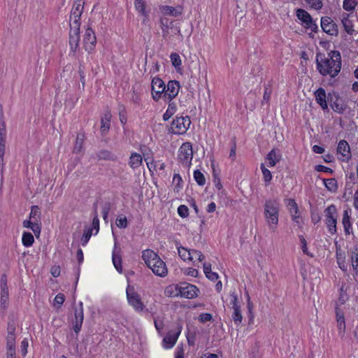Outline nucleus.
<instances>
[{"mask_svg": "<svg viewBox=\"0 0 358 358\" xmlns=\"http://www.w3.org/2000/svg\"><path fill=\"white\" fill-rule=\"evenodd\" d=\"M299 238H300V242L301 244V249H302L303 252L305 255H307L310 257H313V255L310 254L308 250L307 242H306V239L304 238V237L303 236H300Z\"/></svg>", "mask_w": 358, "mask_h": 358, "instance_id": "52", "label": "nucleus"}, {"mask_svg": "<svg viewBox=\"0 0 358 358\" xmlns=\"http://www.w3.org/2000/svg\"><path fill=\"white\" fill-rule=\"evenodd\" d=\"M96 157L99 160H115V157L113 154L108 150H101L96 155Z\"/></svg>", "mask_w": 358, "mask_h": 358, "instance_id": "36", "label": "nucleus"}, {"mask_svg": "<svg viewBox=\"0 0 358 358\" xmlns=\"http://www.w3.org/2000/svg\"><path fill=\"white\" fill-rule=\"evenodd\" d=\"M80 26L76 24L70 25L69 45L71 50L75 52L78 47L80 41Z\"/></svg>", "mask_w": 358, "mask_h": 358, "instance_id": "11", "label": "nucleus"}, {"mask_svg": "<svg viewBox=\"0 0 358 358\" xmlns=\"http://www.w3.org/2000/svg\"><path fill=\"white\" fill-rule=\"evenodd\" d=\"M143 158L138 153L134 152L129 157V165L132 169H136L140 167L142 164Z\"/></svg>", "mask_w": 358, "mask_h": 358, "instance_id": "24", "label": "nucleus"}, {"mask_svg": "<svg viewBox=\"0 0 358 358\" xmlns=\"http://www.w3.org/2000/svg\"><path fill=\"white\" fill-rule=\"evenodd\" d=\"M213 319V316L210 313H202L199 315V320L204 323L208 321H210Z\"/></svg>", "mask_w": 358, "mask_h": 358, "instance_id": "57", "label": "nucleus"}, {"mask_svg": "<svg viewBox=\"0 0 358 358\" xmlns=\"http://www.w3.org/2000/svg\"><path fill=\"white\" fill-rule=\"evenodd\" d=\"M161 12L165 15L177 17L181 14V10H178L174 7L169 6H163L160 7Z\"/></svg>", "mask_w": 358, "mask_h": 358, "instance_id": "30", "label": "nucleus"}, {"mask_svg": "<svg viewBox=\"0 0 358 358\" xmlns=\"http://www.w3.org/2000/svg\"><path fill=\"white\" fill-rule=\"evenodd\" d=\"M358 5V0H344L343 7L347 11L353 10Z\"/></svg>", "mask_w": 358, "mask_h": 358, "instance_id": "41", "label": "nucleus"}, {"mask_svg": "<svg viewBox=\"0 0 358 358\" xmlns=\"http://www.w3.org/2000/svg\"><path fill=\"white\" fill-rule=\"evenodd\" d=\"M136 9L141 13L143 15L146 16L145 11V0H135L134 2Z\"/></svg>", "mask_w": 358, "mask_h": 358, "instance_id": "44", "label": "nucleus"}, {"mask_svg": "<svg viewBox=\"0 0 358 358\" xmlns=\"http://www.w3.org/2000/svg\"><path fill=\"white\" fill-rule=\"evenodd\" d=\"M92 229H89L86 231H85L83 236L81 239L82 245H85L89 241L91 236H92Z\"/></svg>", "mask_w": 358, "mask_h": 358, "instance_id": "53", "label": "nucleus"}, {"mask_svg": "<svg viewBox=\"0 0 358 358\" xmlns=\"http://www.w3.org/2000/svg\"><path fill=\"white\" fill-rule=\"evenodd\" d=\"M149 268L155 275L160 277H165L168 273L166 264L160 258H157V261Z\"/></svg>", "mask_w": 358, "mask_h": 358, "instance_id": "17", "label": "nucleus"}, {"mask_svg": "<svg viewBox=\"0 0 358 358\" xmlns=\"http://www.w3.org/2000/svg\"><path fill=\"white\" fill-rule=\"evenodd\" d=\"M230 296L231 297L230 303L232 305V308L235 309L236 308H240V306L238 305V296L235 294V292L231 293Z\"/></svg>", "mask_w": 358, "mask_h": 358, "instance_id": "56", "label": "nucleus"}, {"mask_svg": "<svg viewBox=\"0 0 358 358\" xmlns=\"http://www.w3.org/2000/svg\"><path fill=\"white\" fill-rule=\"evenodd\" d=\"M170 59L173 66L177 70H179L182 64L180 55L176 52H173L170 55Z\"/></svg>", "mask_w": 358, "mask_h": 358, "instance_id": "40", "label": "nucleus"}, {"mask_svg": "<svg viewBox=\"0 0 358 358\" xmlns=\"http://www.w3.org/2000/svg\"><path fill=\"white\" fill-rule=\"evenodd\" d=\"M317 69L322 76H336L341 69V56L338 51H331L327 56L319 53L316 58Z\"/></svg>", "mask_w": 358, "mask_h": 358, "instance_id": "1", "label": "nucleus"}, {"mask_svg": "<svg viewBox=\"0 0 358 358\" xmlns=\"http://www.w3.org/2000/svg\"><path fill=\"white\" fill-rule=\"evenodd\" d=\"M178 213L182 217H186L188 215V208L185 205H180L178 208Z\"/></svg>", "mask_w": 358, "mask_h": 358, "instance_id": "55", "label": "nucleus"}, {"mask_svg": "<svg viewBox=\"0 0 358 358\" xmlns=\"http://www.w3.org/2000/svg\"><path fill=\"white\" fill-rule=\"evenodd\" d=\"M193 157L192 143L185 142L182 144L178 150V160L183 165L189 167Z\"/></svg>", "mask_w": 358, "mask_h": 358, "instance_id": "4", "label": "nucleus"}, {"mask_svg": "<svg viewBox=\"0 0 358 358\" xmlns=\"http://www.w3.org/2000/svg\"><path fill=\"white\" fill-rule=\"evenodd\" d=\"M6 141V124L0 122V140Z\"/></svg>", "mask_w": 358, "mask_h": 358, "instance_id": "62", "label": "nucleus"}, {"mask_svg": "<svg viewBox=\"0 0 358 358\" xmlns=\"http://www.w3.org/2000/svg\"><path fill=\"white\" fill-rule=\"evenodd\" d=\"M84 140H85L84 134L80 133L77 135L74 148H73V152L80 153L83 150Z\"/></svg>", "mask_w": 358, "mask_h": 358, "instance_id": "34", "label": "nucleus"}, {"mask_svg": "<svg viewBox=\"0 0 358 358\" xmlns=\"http://www.w3.org/2000/svg\"><path fill=\"white\" fill-rule=\"evenodd\" d=\"M8 336L6 338V358H16L15 352V324L9 322L8 324Z\"/></svg>", "mask_w": 358, "mask_h": 358, "instance_id": "3", "label": "nucleus"}, {"mask_svg": "<svg viewBox=\"0 0 358 358\" xmlns=\"http://www.w3.org/2000/svg\"><path fill=\"white\" fill-rule=\"evenodd\" d=\"M336 316L338 334L343 336L345 331V320L343 313L338 308H336Z\"/></svg>", "mask_w": 358, "mask_h": 358, "instance_id": "19", "label": "nucleus"}, {"mask_svg": "<svg viewBox=\"0 0 358 358\" xmlns=\"http://www.w3.org/2000/svg\"><path fill=\"white\" fill-rule=\"evenodd\" d=\"M182 182V178L179 174H174L173 178V183L176 184L177 187H181L180 183Z\"/></svg>", "mask_w": 358, "mask_h": 358, "instance_id": "63", "label": "nucleus"}, {"mask_svg": "<svg viewBox=\"0 0 358 358\" xmlns=\"http://www.w3.org/2000/svg\"><path fill=\"white\" fill-rule=\"evenodd\" d=\"M287 206H288L289 211L290 214H292V213L298 214L299 213L298 206L294 199H289L288 200Z\"/></svg>", "mask_w": 358, "mask_h": 358, "instance_id": "48", "label": "nucleus"}, {"mask_svg": "<svg viewBox=\"0 0 358 358\" xmlns=\"http://www.w3.org/2000/svg\"><path fill=\"white\" fill-rule=\"evenodd\" d=\"M194 178L199 185L203 186L205 185L206 178L203 174L199 170L194 171Z\"/></svg>", "mask_w": 358, "mask_h": 358, "instance_id": "45", "label": "nucleus"}, {"mask_svg": "<svg viewBox=\"0 0 358 358\" xmlns=\"http://www.w3.org/2000/svg\"><path fill=\"white\" fill-rule=\"evenodd\" d=\"M343 26L344 27L345 31L348 34L352 35L354 32L353 24L352 21L349 19L348 15L344 14L343 18L341 20Z\"/></svg>", "mask_w": 358, "mask_h": 358, "instance_id": "32", "label": "nucleus"}, {"mask_svg": "<svg viewBox=\"0 0 358 358\" xmlns=\"http://www.w3.org/2000/svg\"><path fill=\"white\" fill-rule=\"evenodd\" d=\"M181 332V327H179L176 332L170 331L164 337L163 342L166 348H172L176 343L178 338Z\"/></svg>", "mask_w": 358, "mask_h": 358, "instance_id": "18", "label": "nucleus"}, {"mask_svg": "<svg viewBox=\"0 0 358 358\" xmlns=\"http://www.w3.org/2000/svg\"><path fill=\"white\" fill-rule=\"evenodd\" d=\"M337 154L339 155L338 159L341 161H348L351 158V152L348 143L345 140H341L338 145Z\"/></svg>", "mask_w": 358, "mask_h": 358, "instance_id": "15", "label": "nucleus"}, {"mask_svg": "<svg viewBox=\"0 0 358 358\" xmlns=\"http://www.w3.org/2000/svg\"><path fill=\"white\" fill-rule=\"evenodd\" d=\"M180 90V83L177 80H170L169 81L167 85L166 86L165 93L164 94V97L165 99L171 101L173 99H174L178 94Z\"/></svg>", "mask_w": 358, "mask_h": 358, "instance_id": "13", "label": "nucleus"}, {"mask_svg": "<svg viewBox=\"0 0 358 358\" xmlns=\"http://www.w3.org/2000/svg\"><path fill=\"white\" fill-rule=\"evenodd\" d=\"M34 236L30 232H24L22 234V242L25 247H30L34 243Z\"/></svg>", "mask_w": 358, "mask_h": 358, "instance_id": "38", "label": "nucleus"}, {"mask_svg": "<svg viewBox=\"0 0 358 358\" xmlns=\"http://www.w3.org/2000/svg\"><path fill=\"white\" fill-rule=\"evenodd\" d=\"M348 294L343 292V287H342L341 288V294H340L339 301L341 303V304H343L348 300Z\"/></svg>", "mask_w": 358, "mask_h": 358, "instance_id": "64", "label": "nucleus"}, {"mask_svg": "<svg viewBox=\"0 0 358 358\" xmlns=\"http://www.w3.org/2000/svg\"><path fill=\"white\" fill-rule=\"evenodd\" d=\"M266 159L268 161L269 166H274L280 160V155L273 149L267 155Z\"/></svg>", "mask_w": 358, "mask_h": 358, "instance_id": "33", "label": "nucleus"}, {"mask_svg": "<svg viewBox=\"0 0 358 358\" xmlns=\"http://www.w3.org/2000/svg\"><path fill=\"white\" fill-rule=\"evenodd\" d=\"M164 294L168 297H176L180 294V286L170 285L164 290Z\"/></svg>", "mask_w": 358, "mask_h": 358, "instance_id": "28", "label": "nucleus"}, {"mask_svg": "<svg viewBox=\"0 0 358 358\" xmlns=\"http://www.w3.org/2000/svg\"><path fill=\"white\" fill-rule=\"evenodd\" d=\"M110 210V203H105L103 206H102V215L103 219L106 221V219L108 217V213Z\"/></svg>", "mask_w": 358, "mask_h": 358, "instance_id": "54", "label": "nucleus"}, {"mask_svg": "<svg viewBox=\"0 0 358 358\" xmlns=\"http://www.w3.org/2000/svg\"><path fill=\"white\" fill-rule=\"evenodd\" d=\"M350 219V217L348 215V211L345 210L343 212L342 224L344 227L345 233L347 235H349L352 232V227Z\"/></svg>", "mask_w": 358, "mask_h": 358, "instance_id": "29", "label": "nucleus"}, {"mask_svg": "<svg viewBox=\"0 0 358 358\" xmlns=\"http://www.w3.org/2000/svg\"><path fill=\"white\" fill-rule=\"evenodd\" d=\"M261 169H262V174H263V176H264V181L266 182V185H268L270 183V181L272 179L271 173V171L268 169H267L265 167L264 164H261Z\"/></svg>", "mask_w": 358, "mask_h": 358, "instance_id": "46", "label": "nucleus"}, {"mask_svg": "<svg viewBox=\"0 0 358 358\" xmlns=\"http://www.w3.org/2000/svg\"><path fill=\"white\" fill-rule=\"evenodd\" d=\"M29 219L34 220V222L39 224L41 220V211L37 206H33L31 207Z\"/></svg>", "mask_w": 358, "mask_h": 358, "instance_id": "37", "label": "nucleus"}, {"mask_svg": "<svg viewBox=\"0 0 358 358\" xmlns=\"http://www.w3.org/2000/svg\"><path fill=\"white\" fill-rule=\"evenodd\" d=\"M231 317H232V319H233L234 323L236 325L238 326L242 322L243 316H242V314L241 312V307L236 308L235 309H234V312L232 313Z\"/></svg>", "mask_w": 358, "mask_h": 358, "instance_id": "42", "label": "nucleus"}, {"mask_svg": "<svg viewBox=\"0 0 358 358\" xmlns=\"http://www.w3.org/2000/svg\"><path fill=\"white\" fill-rule=\"evenodd\" d=\"M116 225L121 229H125L127 227V220L125 216H120L116 219Z\"/></svg>", "mask_w": 358, "mask_h": 358, "instance_id": "50", "label": "nucleus"}, {"mask_svg": "<svg viewBox=\"0 0 358 358\" xmlns=\"http://www.w3.org/2000/svg\"><path fill=\"white\" fill-rule=\"evenodd\" d=\"M351 261H352V266L354 268V270L356 271L357 273H358V250L356 249L354 252L352 253L351 256Z\"/></svg>", "mask_w": 358, "mask_h": 358, "instance_id": "49", "label": "nucleus"}, {"mask_svg": "<svg viewBox=\"0 0 358 358\" xmlns=\"http://www.w3.org/2000/svg\"><path fill=\"white\" fill-rule=\"evenodd\" d=\"M178 255L180 258L184 260H193V255L192 254V250H188L184 247H178Z\"/></svg>", "mask_w": 358, "mask_h": 358, "instance_id": "31", "label": "nucleus"}, {"mask_svg": "<svg viewBox=\"0 0 358 358\" xmlns=\"http://www.w3.org/2000/svg\"><path fill=\"white\" fill-rule=\"evenodd\" d=\"M8 288L1 289V308L5 310L8 307Z\"/></svg>", "mask_w": 358, "mask_h": 358, "instance_id": "35", "label": "nucleus"}, {"mask_svg": "<svg viewBox=\"0 0 358 358\" xmlns=\"http://www.w3.org/2000/svg\"><path fill=\"white\" fill-rule=\"evenodd\" d=\"M23 227L30 228L36 236H39L41 230L40 224L34 222V220L29 219V220H24L23 222Z\"/></svg>", "mask_w": 358, "mask_h": 358, "instance_id": "26", "label": "nucleus"}, {"mask_svg": "<svg viewBox=\"0 0 358 358\" xmlns=\"http://www.w3.org/2000/svg\"><path fill=\"white\" fill-rule=\"evenodd\" d=\"M83 312L82 310L75 311V320L73 322V330L76 333H78L82 327L83 322Z\"/></svg>", "mask_w": 358, "mask_h": 358, "instance_id": "22", "label": "nucleus"}, {"mask_svg": "<svg viewBox=\"0 0 358 358\" xmlns=\"http://www.w3.org/2000/svg\"><path fill=\"white\" fill-rule=\"evenodd\" d=\"M116 248V243H115V248L113 252V264L117 272L121 273L122 272V257L121 255L117 252Z\"/></svg>", "mask_w": 358, "mask_h": 358, "instance_id": "27", "label": "nucleus"}, {"mask_svg": "<svg viewBox=\"0 0 358 358\" xmlns=\"http://www.w3.org/2000/svg\"><path fill=\"white\" fill-rule=\"evenodd\" d=\"M94 216L92 220V227L93 229H96V233H97L99 230V220L98 217V213H97V205L96 203H94Z\"/></svg>", "mask_w": 358, "mask_h": 358, "instance_id": "47", "label": "nucleus"}, {"mask_svg": "<svg viewBox=\"0 0 358 358\" xmlns=\"http://www.w3.org/2000/svg\"><path fill=\"white\" fill-rule=\"evenodd\" d=\"M336 261L341 269L344 271H347L345 252L342 251L340 247H336Z\"/></svg>", "mask_w": 358, "mask_h": 358, "instance_id": "25", "label": "nucleus"}, {"mask_svg": "<svg viewBox=\"0 0 358 358\" xmlns=\"http://www.w3.org/2000/svg\"><path fill=\"white\" fill-rule=\"evenodd\" d=\"M84 3V0H76L74 2L71 12L69 25H74L75 23L80 26V20L83 13Z\"/></svg>", "mask_w": 358, "mask_h": 358, "instance_id": "8", "label": "nucleus"}, {"mask_svg": "<svg viewBox=\"0 0 358 358\" xmlns=\"http://www.w3.org/2000/svg\"><path fill=\"white\" fill-rule=\"evenodd\" d=\"M321 27L325 33L331 36H336L338 34L337 24L329 17H322Z\"/></svg>", "mask_w": 358, "mask_h": 358, "instance_id": "12", "label": "nucleus"}, {"mask_svg": "<svg viewBox=\"0 0 358 358\" xmlns=\"http://www.w3.org/2000/svg\"><path fill=\"white\" fill-rule=\"evenodd\" d=\"M280 205L277 200H267L264 204V217L269 229L274 230L278 224Z\"/></svg>", "mask_w": 358, "mask_h": 358, "instance_id": "2", "label": "nucleus"}, {"mask_svg": "<svg viewBox=\"0 0 358 358\" xmlns=\"http://www.w3.org/2000/svg\"><path fill=\"white\" fill-rule=\"evenodd\" d=\"M64 295L63 294L59 293L57 294L56 296L55 297L53 306L57 308H59L64 302Z\"/></svg>", "mask_w": 358, "mask_h": 358, "instance_id": "51", "label": "nucleus"}, {"mask_svg": "<svg viewBox=\"0 0 358 358\" xmlns=\"http://www.w3.org/2000/svg\"><path fill=\"white\" fill-rule=\"evenodd\" d=\"M142 258L146 265L149 267L151 266L157 261V258L159 257L151 250H145L143 251Z\"/></svg>", "mask_w": 358, "mask_h": 358, "instance_id": "20", "label": "nucleus"}, {"mask_svg": "<svg viewBox=\"0 0 358 358\" xmlns=\"http://www.w3.org/2000/svg\"><path fill=\"white\" fill-rule=\"evenodd\" d=\"M163 36L165 38L169 35V25L167 24V20H166V22H164V20H161Z\"/></svg>", "mask_w": 358, "mask_h": 358, "instance_id": "61", "label": "nucleus"}, {"mask_svg": "<svg viewBox=\"0 0 358 358\" xmlns=\"http://www.w3.org/2000/svg\"><path fill=\"white\" fill-rule=\"evenodd\" d=\"M176 110V105L173 102H170L168 108L163 115V120L167 121L175 113Z\"/></svg>", "mask_w": 358, "mask_h": 358, "instance_id": "39", "label": "nucleus"}, {"mask_svg": "<svg viewBox=\"0 0 358 358\" xmlns=\"http://www.w3.org/2000/svg\"><path fill=\"white\" fill-rule=\"evenodd\" d=\"M6 151V141L0 140V162H2L3 160V156L5 155Z\"/></svg>", "mask_w": 358, "mask_h": 358, "instance_id": "58", "label": "nucleus"}, {"mask_svg": "<svg viewBox=\"0 0 358 358\" xmlns=\"http://www.w3.org/2000/svg\"><path fill=\"white\" fill-rule=\"evenodd\" d=\"M192 254L193 255V259L196 258L199 262H202L204 259L203 255L199 250H192Z\"/></svg>", "mask_w": 358, "mask_h": 358, "instance_id": "60", "label": "nucleus"}, {"mask_svg": "<svg viewBox=\"0 0 358 358\" xmlns=\"http://www.w3.org/2000/svg\"><path fill=\"white\" fill-rule=\"evenodd\" d=\"M83 43L85 49L87 52H90L94 49L96 43V38L92 28L86 29L83 37Z\"/></svg>", "mask_w": 358, "mask_h": 358, "instance_id": "14", "label": "nucleus"}, {"mask_svg": "<svg viewBox=\"0 0 358 358\" xmlns=\"http://www.w3.org/2000/svg\"><path fill=\"white\" fill-rule=\"evenodd\" d=\"M326 223L331 234L336 232L337 209L336 206L330 205L325 210Z\"/></svg>", "mask_w": 358, "mask_h": 358, "instance_id": "7", "label": "nucleus"}, {"mask_svg": "<svg viewBox=\"0 0 358 358\" xmlns=\"http://www.w3.org/2000/svg\"><path fill=\"white\" fill-rule=\"evenodd\" d=\"M324 183L329 191L335 192L337 189V181L334 178L325 179Z\"/></svg>", "mask_w": 358, "mask_h": 358, "instance_id": "43", "label": "nucleus"}, {"mask_svg": "<svg viewBox=\"0 0 358 358\" xmlns=\"http://www.w3.org/2000/svg\"><path fill=\"white\" fill-rule=\"evenodd\" d=\"M21 353L23 357H25L27 354V348H28V341L27 339H24L21 342Z\"/></svg>", "mask_w": 358, "mask_h": 358, "instance_id": "59", "label": "nucleus"}, {"mask_svg": "<svg viewBox=\"0 0 358 358\" xmlns=\"http://www.w3.org/2000/svg\"><path fill=\"white\" fill-rule=\"evenodd\" d=\"M315 99L318 104L322 108V109L327 108V103L326 101V92L323 88H319L315 92Z\"/></svg>", "mask_w": 358, "mask_h": 358, "instance_id": "21", "label": "nucleus"}, {"mask_svg": "<svg viewBox=\"0 0 358 358\" xmlns=\"http://www.w3.org/2000/svg\"><path fill=\"white\" fill-rule=\"evenodd\" d=\"M166 85L159 78L155 77L152 80V95L155 101H158L165 93Z\"/></svg>", "mask_w": 358, "mask_h": 358, "instance_id": "10", "label": "nucleus"}, {"mask_svg": "<svg viewBox=\"0 0 358 358\" xmlns=\"http://www.w3.org/2000/svg\"><path fill=\"white\" fill-rule=\"evenodd\" d=\"M112 115L110 111L105 113L103 117L101 120V131L102 134H106L108 131L110 126V120Z\"/></svg>", "mask_w": 358, "mask_h": 358, "instance_id": "23", "label": "nucleus"}, {"mask_svg": "<svg viewBox=\"0 0 358 358\" xmlns=\"http://www.w3.org/2000/svg\"><path fill=\"white\" fill-rule=\"evenodd\" d=\"M126 292L129 303L136 311H143L145 306L141 299L139 294L135 292L134 288L130 285H128Z\"/></svg>", "mask_w": 358, "mask_h": 358, "instance_id": "6", "label": "nucleus"}, {"mask_svg": "<svg viewBox=\"0 0 358 358\" xmlns=\"http://www.w3.org/2000/svg\"><path fill=\"white\" fill-rule=\"evenodd\" d=\"M190 124V119L187 116L176 117L171 123V132L176 134H183L187 131Z\"/></svg>", "mask_w": 358, "mask_h": 358, "instance_id": "5", "label": "nucleus"}, {"mask_svg": "<svg viewBox=\"0 0 358 358\" xmlns=\"http://www.w3.org/2000/svg\"><path fill=\"white\" fill-rule=\"evenodd\" d=\"M199 289L191 284L184 283L180 285V296L187 299H193L198 294Z\"/></svg>", "mask_w": 358, "mask_h": 358, "instance_id": "16", "label": "nucleus"}, {"mask_svg": "<svg viewBox=\"0 0 358 358\" xmlns=\"http://www.w3.org/2000/svg\"><path fill=\"white\" fill-rule=\"evenodd\" d=\"M296 16L304 24L306 29H309L313 32H317L318 29L317 25L307 11L301 8L298 9L296 10Z\"/></svg>", "mask_w": 358, "mask_h": 358, "instance_id": "9", "label": "nucleus"}]
</instances>
